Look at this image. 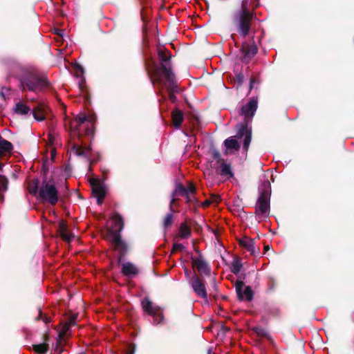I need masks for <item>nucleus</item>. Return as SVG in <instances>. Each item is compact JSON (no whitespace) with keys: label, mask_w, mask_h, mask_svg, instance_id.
<instances>
[{"label":"nucleus","mask_w":354,"mask_h":354,"mask_svg":"<svg viewBox=\"0 0 354 354\" xmlns=\"http://www.w3.org/2000/svg\"><path fill=\"white\" fill-rule=\"evenodd\" d=\"M258 100L255 97H252L250 101L242 106L241 109V114L244 116L245 122L248 120H251L257 109Z\"/></svg>","instance_id":"11"},{"label":"nucleus","mask_w":354,"mask_h":354,"mask_svg":"<svg viewBox=\"0 0 354 354\" xmlns=\"http://www.w3.org/2000/svg\"><path fill=\"white\" fill-rule=\"evenodd\" d=\"M51 153H52V157L53 158L55 156L54 149L52 150Z\"/></svg>","instance_id":"41"},{"label":"nucleus","mask_w":354,"mask_h":354,"mask_svg":"<svg viewBox=\"0 0 354 354\" xmlns=\"http://www.w3.org/2000/svg\"><path fill=\"white\" fill-rule=\"evenodd\" d=\"M21 86L23 91L27 89L33 92H39L47 87V80L39 76L35 71L26 73L21 78Z\"/></svg>","instance_id":"5"},{"label":"nucleus","mask_w":354,"mask_h":354,"mask_svg":"<svg viewBox=\"0 0 354 354\" xmlns=\"http://www.w3.org/2000/svg\"><path fill=\"white\" fill-rule=\"evenodd\" d=\"M174 199H172L171 201V205H170V207H171V203H174Z\"/></svg>","instance_id":"44"},{"label":"nucleus","mask_w":354,"mask_h":354,"mask_svg":"<svg viewBox=\"0 0 354 354\" xmlns=\"http://www.w3.org/2000/svg\"><path fill=\"white\" fill-rule=\"evenodd\" d=\"M30 110V108L23 102H17L13 108L14 112L20 115H26Z\"/></svg>","instance_id":"24"},{"label":"nucleus","mask_w":354,"mask_h":354,"mask_svg":"<svg viewBox=\"0 0 354 354\" xmlns=\"http://www.w3.org/2000/svg\"><path fill=\"white\" fill-rule=\"evenodd\" d=\"M141 306L145 313L153 318L155 324H160L163 319V315L159 306L153 304L149 298H145L141 301Z\"/></svg>","instance_id":"8"},{"label":"nucleus","mask_w":354,"mask_h":354,"mask_svg":"<svg viewBox=\"0 0 354 354\" xmlns=\"http://www.w3.org/2000/svg\"><path fill=\"white\" fill-rule=\"evenodd\" d=\"M214 157L217 160L218 162H221L223 160L220 158V154L218 151L214 152Z\"/></svg>","instance_id":"37"},{"label":"nucleus","mask_w":354,"mask_h":354,"mask_svg":"<svg viewBox=\"0 0 354 354\" xmlns=\"http://www.w3.org/2000/svg\"><path fill=\"white\" fill-rule=\"evenodd\" d=\"M3 97H4V95H3V93H0Z\"/></svg>","instance_id":"45"},{"label":"nucleus","mask_w":354,"mask_h":354,"mask_svg":"<svg viewBox=\"0 0 354 354\" xmlns=\"http://www.w3.org/2000/svg\"><path fill=\"white\" fill-rule=\"evenodd\" d=\"M90 184L93 194L97 198V204H102L106 194L104 183L100 179L92 178L90 180Z\"/></svg>","instance_id":"9"},{"label":"nucleus","mask_w":354,"mask_h":354,"mask_svg":"<svg viewBox=\"0 0 354 354\" xmlns=\"http://www.w3.org/2000/svg\"><path fill=\"white\" fill-rule=\"evenodd\" d=\"M44 115H45L44 111H41L40 109L35 110L33 111L34 118L38 121H41V120H44V118H45Z\"/></svg>","instance_id":"31"},{"label":"nucleus","mask_w":354,"mask_h":354,"mask_svg":"<svg viewBox=\"0 0 354 354\" xmlns=\"http://www.w3.org/2000/svg\"><path fill=\"white\" fill-rule=\"evenodd\" d=\"M12 144L3 139L0 136V156H6L10 153L12 151ZM2 164L0 163V170L1 169Z\"/></svg>","instance_id":"19"},{"label":"nucleus","mask_w":354,"mask_h":354,"mask_svg":"<svg viewBox=\"0 0 354 354\" xmlns=\"http://www.w3.org/2000/svg\"><path fill=\"white\" fill-rule=\"evenodd\" d=\"M75 72L77 75H80L83 74L84 70H83V68L80 65L76 64L75 66Z\"/></svg>","instance_id":"35"},{"label":"nucleus","mask_w":354,"mask_h":354,"mask_svg":"<svg viewBox=\"0 0 354 354\" xmlns=\"http://www.w3.org/2000/svg\"><path fill=\"white\" fill-rule=\"evenodd\" d=\"M173 221V214L171 213L167 214L164 220V227H167L171 225Z\"/></svg>","instance_id":"34"},{"label":"nucleus","mask_w":354,"mask_h":354,"mask_svg":"<svg viewBox=\"0 0 354 354\" xmlns=\"http://www.w3.org/2000/svg\"><path fill=\"white\" fill-rule=\"evenodd\" d=\"M193 264L201 274H208L210 272L207 263L201 258L193 259Z\"/></svg>","instance_id":"18"},{"label":"nucleus","mask_w":354,"mask_h":354,"mask_svg":"<svg viewBox=\"0 0 354 354\" xmlns=\"http://www.w3.org/2000/svg\"><path fill=\"white\" fill-rule=\"evenodd\" d=\"M270 185L266 181L260 188V194L256 204V216L260 222L268 218L270 214Z\"/></svg>","instance_id":"4"},{"label":"nucleus","mask_w":354,"mask_h":354,"mask_svg":"<svg viewBox=\"0 0 354 354\" xmlns=\"http://www.w3.org/2000/svg\"><path fill=\"white\" fill-rule=\"evenodd\" d=\"M172 120L176 128H179L183 120V113L178 109L174 110L172 111Z\"/></svg>","instance_id":"21"},{"label":"nucleus","mask_w":354,"mask_h":354,"mask_svg":"<svg viewBox=\"0 0 354 354\" xmlns=\"http://www.w3.org/2000/svg\"><path fill=\"white\" fill-rule=\"evenodd\" d=\"M185 248L182 243H174L173 246L174 251L182 250Z\"/></svg>","instance_id":"36"},{"label":"nucleus","mask_w":354,"mask_h":354,"mask_svg":"<svg viewBox=\"0 0 354 354\" xmlns=\"http://www.w3.org/2000/svg\"><path fill=\"white\" fill-rule=\"evenodd\" d=\"M158 57L161 61L160 66L153 65L150 69V73L152 76L153 82H162V79H166L168 82V85L166 84L168 88L174 87V74L171 71L169 59L170 55H167L161 47L158 49Z\"/></svg>","instance_id":"1"},{"label":"nucleus","mask_w":354,"mask_h":354,"mask_svg":"<svg viewBox=\"0 0 354 354\" xmlns=\"http://www.w3.org/2000/svg\"><path fill=\"white\" fill-rule=\"evenodd\" d=\"M122 272L125 276L134 277L138 274V269L134 264L126 262L122 265Z\"/></svg>","instance_id":"17"},{"label":"nucleus","mask_w":354,"mask_h":354,"mask_svg":"<svg viewBox=\"0 0 354 354\" xmlns=\"http://www.w3.org/2000/svg\"><path fill=\"white\" fill-rule=\"evenodd\" d=\"M210 353H211V350H209L208 354H210Z\"/></svg>","instance_id":"46"},{"label":"nucleus","mask_w":354,"mask_h":354,"mask_svg":"<svg viewBox=\"0 0 354 354\" xmlns=\"http://www.w3.org/2000/svg\"><path fill=\"white\" fill-rule=\"evenodd\" d=\"M225 146L227 150H238L239 144L234 137H230L225 140Z\"/></svg>","instance_id":"25"},{"label":"nucleus","mask_w":354,"mask_h":354,"mask_svg":"<svg viewBox=\"0 0 354 354\" xmlns=\"http://www.w3.org/2000/svg\"><path fill=\"white\" fill-rule=\"evenodd\" d=\"M220 174L223 176L230 178L232 176V172L230 165L225 163L224 161L221 162Z\"/></svg>","instance_id":"26"},{"label":"nucleus","mask_w":354,"mask_h":354,"mask_svg":"<svg viewBox=\"0 0 354 354\" xmlns=\"http://www.w3.org/2000/svg\"><path fill=\"white\" fill-rule=\"evenodd\" d=\"M123 228V222L121 216L113 214L107 222V239L111 242L115 249L122 254L126 251V245L121 240L120 232Z\"/></svg>","instance_id":"3"},{"label":"nucleus","mask_w":354,"mask_h":354,"mask_svg":"<svg viewBox=\"0 0 354 354\" xmlns=\"http://www.w3.org/2000/svg\"><path fill=\"white\" fill-rule=\"evenodd\" d=\"M268 249H269L268 245L265 246V250H268Z\"/></svg>","instance_id":"42"},{"label":"nucleus","mask_w":354,"mask_h":354,"mask_svg":"<svg viewBox=\"0 0 354 354\" xmlns=\"http://www.w3.org/2000/svg\"><path fill=\"white\" fill-rule=\"evenodd\" d=\"M254 80H252L250 81V89L252 88V86H253V84H254Z\"/></svg>","instance_id":"40"},{"label":"nucleus","mask_w":354,"mask_h":354,"mask_svg":"<svg viewBox=\"0 0 354 354\" xmlns=\"http://www.w3.org/2000/svg\"><path fill=\"white\" fill-rule=\"evenodd\" d=\"M8 179L2 175H0V192H3L7 189Z\"/></svg>","instance_id":"32"},{"label":"nucleus","mask_w":354,"mask_h":354,"mask_svg":"<svg viewBox=\"0 0 354 354\" xmlns=\"http://www.w3.org/2000/svg\"><path fill=\"white\" fill-rule=\"evenodd\" d=\"M257 46L254 41H250L248 43H243L241 46V52L243 54V59L246 62H248L257 54Z\"/></svg>","instance_id":"14"},{"label":"nucleus","mask_w":354,"mask_h":354,"mask_svg":"<svg viewBox=\"0 0 354 354\" xmlns=\"http://www.w3.org/2000/svg\"><path fill=\"white\" fill-rule=\"evenodd\" d=\"M75 324V317H71L68 322H66L63 327V333H66L71 326Z\"/></svg>","instance_id":"33"},{"label":"nucleus","mask_w":354,"mask_h":354,"mask_svg":"<svg viewBox=\"0 0 354 354\" xmlns=\"http://www.w3.org/2000/svg\"><path fill=\"white\" fill-rule=\"evenodd\" d=\"M176 191L179 192L182 195L188 198V201H190L192 199L189 198L190 194H193L195 191V188L192 185H190L187 187L183 186H178Z\"/></svg>","instance_id":"23"},{"label":"nucleus","mask_w":354,"mask_h":354,"mask_svg":"<svg viewBox=\"0 0 354 354\" xmlns=\"http://www.w3.org/2000/svg\"><path fill=\"white\" fill-rule=\"evenodd\" d=\"M235 288L237 295L241 300H252L253 293L250 287L245 286L243 281H237Z\"/></svg>","instance_id":"13"},{"label":"nucleus","mask_w":354,"mask_h":354,"mask_svg":"<svg viewBox=\"0 0 354 354\" xmlns=\"http://www.w3.org/2000/svg\"><path fill=\"white\" fill-rule=\"evenodd\" d=\"M239 244L250 252L251 255L255 256L259 253V250L255 249L254 240L248 236H244L241 239L239 240Z\"/></svg>","instance_id":"16"},{"label":"nucleus","mask_w":354,"mask_h":354,"mask_svg":"<svg viewBox=\"0 0 354 354\" xmlns=\"http://www.w3.org/2000/svg\"><path fill=\"white\" fill-rule=\"evenodd\" d=\"M38 198L50 205H55L59 199L58 191L53 180H44L38 192Z\"/></svg>","instance_id":"7"},{"label":"nucleus","mask_w":354,"mask_h":354,"mask_svg":"<svg viewBox=\"0 0 354 354\" xmlns=\"http://www.w3.org/2000/svg\"><path fill=\"white\" fill-rule=\"evenodd\" d=\"M237 133L236 137L241 138L244 137L243 149L245 151H248L249 145L251 142V129L248 128L247 124H239L237 125Z\"/></svg>","instance_id":"12"},{"label":"nucleus","mask_w":354,"mask_h":354,"mask_svg":"<svg viewBox=\"0 0 354 354\" xmlns=\"http://www.w3.org/2000/svg\"><path fill=\"white\" fill-rule=\"evenodd\" d=\"M206 205H208L209 203V201H206L205 203Z\"/></svg>","instance_id":"43"},{"label":"nucleus","mask_w":354,"mask_h":354,"mask_svg":"<svg viewBox=\"0 0 354 354\" xmlns=\"http://www.w3.org/2000/svg\"><path fill=\"white\" fill-rule=\"evenodd\" d=\"M39 181L37 179H34L32 182H30L28 185V189L30 194H34L38 196L39 192Z\"/></svg>","instance_id":"28"},{"label":"nucleus","mask_w":354,"mask_h":354,"mask_svg":"<svg viewBox=\"0 0 354 354\" xmlns=\"http://www.w3.org/2000/svg\"><path fill=\"white\" fill-rule=\"evenodd\" d=\"M189 284L197 296L205 300H207V292L205 283L196 276H194L190 280Z\"/></svg>","instance_id":"10"},{"label":"nucleus","mask_w":354,"mask_h":354,"mask_svg":"<svg viewBox=\"0 0 354 354\" xmlns=\"http://www.w3.org/2000/svg\"><path fill=\"white\" fill-rule=\"evenodd\" d=\"M34 350L39 354H44L48 350V344L46 343L37 344L34 346Z\"/></svg>","instance_id":"29"},{"label":"nucleus","mask_w":354,"mask_h":354,"mask_svg":"<svg viewBox=\"0 0 354 354\" xmlns=\"http://www.w3.org/2000/svg\"><path fill=\"white\" fill-rule=\"evenodd\" d=\"M55 32L56 34L63 37V32H64V30H59V29H55Z\"/></svg>","instance_id":"39"},{"label":"nucleus","mask_w":354,"mask_h":354,"mask_svg":"<svg viewBox=\"0 0 354 354\" xmlns=\"http://www.w3.org/2000/svg\"><path fill=\"white\" fill-rule=\"evenodd\" d=\"M95 117L93 115L81 114L70 123V135L72 140L80 138L83 134L90 136L93 133Z\"/></svg>","instance_id":"2"},{"label":"nucleus","mask_w":354,"mask_h":354,"mask_svg":"<svg viewBox=\"0 0 354 354\" xmlns=\"http://www.w3.org/2000/svg\"><path fill=\"white\" fill-rule=\"evenodd\" d=\"M156 82L158 83L161 86H165L169 91V93H170L169 98L172 102H174L176 100V97H175L174 94L173 93V92L176 91V86H175V82H174V87H171L170 88H168L167 86H166V84L168 85V82L166 79H162L161 82Z\"/></svg>","instance_id":"27"},{"label":"nucleus","mask_w":354,"mask_h":354,"mask_svg":"<svg viewBox=\"0 0 354 354\" xmlns=\"http://www.w3.org/2000/svg\"><path fill=\"white\" fill-rule=\"evenodd\" d=\"M191 235L190 227L186 223L180 224L178 231V236L180 239H187Z\"/></svg>","instance_id":"22"},{"label":"nucleus","mask_w":354,"mask_h":354,"mask_svg":"<svg viewBox=\"0 0 354 354\" xmlns=\"http://www.w3.org/2000/svg\"><path fill=\"white\" fill-rule=\"evenodd\" d=\"M241 266H242V265L239 261H238V260L234 261L232 264L231 271L234 274H236L240 272V270L241 269Z\"/></svg>","instance_id":"30"},{"label":"nucleus","mask_w":354,"mask_h":354,"mask_svg":"<svg viewBox=\"0 0 354 354\" xmlns=\"http://www.w3.org/2000/svg\"><path fill=\"white\" fill-rule=\"evenodd\" d=\"M54 140H55V138H54L53 136L51 133H49L48 134V142H49V145H53Z\"/></svg>","instance_id":"38"},{"label":"nucleus","mask_w":354,"mask_h":354,"mask_svg":"<svg viewBox=\"0 0 354 354\" xmlns=\"http://www.w3.org/2000/svg\"><path fill=\"white\" fill-rule=\"evenodd\" d=\"M59 234L60 236H62V238L66 241H70L72 239V235L67 230V227H66V225L65 224V223L62 221L60 222L59 223Z\"/></svg>","instance_id":"20"},{"label":"nucleus","mask_w":354,"mask_h":354,"mask_svg":"<svg viewBox=\"0 0 354 354\" xmlns=\"http://www.w3.org/2000/svg\"><path fill=\"white\" fill-rule=\"evenodd\" d=\"M253 18V13L250 12L246 8V3L243 2L242 9L234 17V24L237 31L245 37L248 35L251 27V20Z\"/></svg>","instance_id":"6"},{"label":"nucleus","mask_w":354,"mask_h":354,"mask_svg":"<svg viewBox=\"0 0 354 354\" xmlns=\"http://www.w3.org/2000/svg\"><path fill=\"white\" fill-rule=\"evenodd\" d=\"M71 153L77 156L88 158L91 153V148L83 145V143L73 142L71 148Z\"/></svg>","instance_id":"15"}]
</instances>
